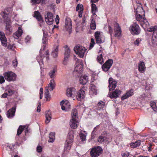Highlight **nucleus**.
I'll use <instances>...</instances> for the list:
<instances>
[{"instance_id": "nucleus-1", "label": "nucleus", "mask_w": 157, "mask_h": 157, "mask_svg": "<svg viewBox=\"0 0 157 157\" xmlns=\"http://www.w3.org/2000/svg\"><path fill=\"white\" fill-rule=\"evenodd\" d=\"M82 69H75L73 71V74L78 76H80L79 82L83 85L86 84L88 81V76L86 75H82Z\"/></svg>"}, {"instance_id": "nucleus-2", "label": "nucleus", "mask_w": 157, "mask_h": 157, "mask_svg": "<svg viewBox=\"0 0 157 157\" xmlns=\"http://www.w3.org/2000/svg\"><path fill=\"white\" fill-rule=\"evenodd\" d=\"M74 136L72 132L68 133L67 136V140L65 143L64 147V152L67 153L68 152L71 148L72 143L73 141Z\"/></svg>"}, {"instance_id": "nucleus-3", "label": "nucleus", "mask_w": 157, "mask_h": 157, "mask_svg": "<svg viewBox=\"0 0 157 157\" xmlns=\"http://www.w3.org/2000/svg\"><path fill=\"white\" fill-rule=\"evenodd\" d=\"M3 75L6 80L8 82H13L16 80L17 75L12 71L6 72Z\"/></svg>"}, {"instance_id": "nucleus-4", "label": "nucleus", "mask_w": 157, "mask_h": 157, "mask_svg": "<svg viewBox=\"0 0 157 157\" xmlns=\"http://www.w3.org/2000/svg\"><path fill=\"white\" fill-rule=\"evenodd\" d=\"M103 151L102 148L100 146L94 147L92 148L90 152L91 157H98L101 154Z\"/></svg>"}, {"instance_id": "nucleus-5", "label": "nucleus", "mask_w": 157, "mask_h": 157, "mask_svg": "<svg viewBox=\"0 0 157 157\" xmlns=\"http://www.w3.org/2000/svg\"><path fill=\"white\" fill-rule=\"evenodd\" d=\"M74 50L80 58H82L86 49L83 46L78 45L75 47Z\"/></svg>"}, {"instance_id": "nucleus-6", "label": "nucleus", "mask_w": 157, "mask_h": 157, "mask_svg": "<svg viewBox=\"0 0 157 157\" xmlns=\"http://www.w3.org/2000/svg\"><path fill=\"white\" fill-rule=\"evenodd\" d=\"M136 20L140 22L141 26L147 27L149 25V23L145 18L143 17L140 14H136Z\"/></svg>"}, {"instance_id": "nucleus-7", "label": "nucleus", "mask_w": 157, "mask_h": 157, "mask_svg": "<svg viewBox=\"0 0 157 157\" xmlns=\"http://www.w3.org/2000/svg\"><path fill=\"white\" fill-rule=\"evenodd\" d=\"M130 30L132 34L138 35L140 31L139 26L136 23H133L130 26Z\"/></svg>"}, {"instance_id": "nucleus-8", "label": "nucleus", "mask_w": 157, "mask_h": 157, "mask_svg": "<svg viewBox=\"0 0 157 157\" xmlns=\"http://www.w3.org/2000/svg\"><path fill=\"white\" fill-rule=\"evenodd\" d=\"M46 55L45 56H42L41 54L40 55L37 57V59L39 63V64L40 66H41L43 63V59H45L46 61H47L49 59L48 55L49 52L48 51L46 52Z\"/></svg>"}, {"instance_id": "nucleus-9", "label": "nucleus", "mask_w": 157, "mask_h": 157, "mask_svg": "<svg viewBox=\"0 0 157 157\" xmlns=\"http://www.w3.org/2000/svg\"><path fill=\"white\" fill-rule=\"evenodd\" d=\"M54 16L53 14L50 12H48L47 16H45V21L46 22L48 25H52L53 24L54 20Z\"/></svg>"}, {"instance_id": "nucleus-10", "label": "nucleus", "mask_w": 157, "mask_h": 157, "mask_svg": "<svg viewBox=\"0 0 157 157\" xmlns=\"http://www.w3.org/2000/svg\"><path fill=\"white\" fill-rule=\"evenodd\" d=\"M121 93V91L119 89H116L113 92H109L108 96L111 98H116L119 97Z\"/></svg>"}, {"instance_id": "nucleus-11", "label": "nucleus", "mask_w": 157, "mask_h": 157, "mask_svg": "<svg viewBox=\"0 0 157 157\" xmlns=\"http://www.w3.org/2000/svg\"><path fill=\"white\" fill-rule=\"evenodd\" d=\"M109 85L108 87L109 88V91L114 90L117 86V82L114 80L112 78H110L109 80Z\"/></svg>"}, {"instance_id": "nucleus-12", "label": "nucleus", "mask_w": 157, "mask_h": 157, "mask_svg": "<svg viewBox=\"0 0 157 157\" xmlns=\"http://www.w3.org/2000/svg\"><path fill=\"white\" fill-rule=\"evenodd\" d=\"M0 40L2 44L5 47L7 46V42L6 38L5 36L4 33L2 32H0Z\"/></svg>"}, {"instance_id": "nucleus-13", "label": "nucleus", "mask_w": 157, "mask_h": 157, "mask_svg": "<svg viewBox=\"0 0 157 157\" xmlns=\"http://www.w3.org/2000/svg\"><path fill=\"white\" fill-rule=\"evenodd\" d=\"M16 109V106L15 105L7 112L6 115L8 118H11L13 117L15 115Z\"/></svg>"}, {"instance_id": "nucleus-14", "label": "nucleus", "mask_w": 157, "mask_h": 157, "mask_svg": "<svg viewBox=\"0 0 157 157\" xmlns=\"http://www.w3.org/2000/svg\"><path fill=\"white\" fill-rule=\"evenodd\" d=\"M114 36L116 37H118L121 34V31L119 24L116 23L114 25Z\"/></svg>"}, {"instance_id": "nucleus-15", "label": "nucleus", "mask_w": 157, "mask_h": 157, "mask_svg": "<svg viewBox=\"0 0 157 157\" xmlns=\"http://www.w3.org/2000/svg\"><path fill=\"white\" fill-rule=\"evenodd\" d=\"M85 97V91L82 89L80 90L77 92L76 96L77 99L78 101H81Z\"/></svg>"}, {"instance_id": "nucleus-16", "label": "nucleus", "mask_w": 157, "mask_h": 157, "mask_svg": "<svg viewBox=\"0 0 157 157\" xmlns=\"http://www.w3.org/2000/svg\"><path fill=\"white\" fill-rule=\"evenodd\" d=\"M113 63L112 59H109L102 66V69H109Z\"/></svg>"}, {"instance_id": "nucleus-17", "label": "nucleus", "mask_w": 157, "mask_h": 157, "mask_svg": "<svg viewBox=\"0 0 157 157\" xmlns=\"http://www.w3.org/2000/svg\"><path fill=\"white\" fill-rule=\"evenodd\" d=\"M78 119H74L72 118L70 122V126L71 128L73 129L76 128L78 124L79 123L77 120Z\"/></svg>"}, {"instance_id": "nucleus-18", "label": "nucleus", "mask_w": 157, "mask_h": 157, "mask_svg": "<svg viewBox=\"0 0 157 157\" xmlns=\"http://www.w3.org/2000/svg\"><path fill=\"white\" fill-rule=\"evenodd\" d=\"M136 6L137 7H134V9L136 13V14L144 13V10L140 3L137 4Z\"/></svg>"}, {"instance_id": "nucleus-19", "label": "nucleus", "mask_w": 157, "mask_h": 157, "mask_svg": "<svg viewBox=\"0 0 157 157\" xmlns=\"http://www.w3.org/2000/svg\"><path fill=\"white\" fill-rule=\"evenodd\" d=\"M97 88L95 85L91 84L90 86V94L92 95H96L97 94Z\"/></svg>"}, {"instance_id": "nucleus-20", "label": "nucleus", "mask_w": 157, "mask_h": 157, "mask_svg": "<svg viewBox=\"0 0 157 157\" xmlns=\"http://www.w3.org/2000/svg\"><path fill=\"white\" fill-rule=\"evenodd\" d=\"M148 31L151 32H153V33L152 36L154 38H157V27L155 26V27H151L147 29Z\"/></svg>"}, {"instance_id": "nucleus-21", "label": "nucleus", "mask_w": 157, "mask_h": 157, "mask_svg": "<svg viewBox=\"0 0 157 157\" xmlns=\"http://www.w3.org/2000/svg\"><path fill=\"white\" fill-rule=\"evenodd\" d=\"M76 93V89L74 87L67 89V95L68 97H71L75 95Z\"/></svg>"}, {"instance_id": "nucleus-22", "label": "nucleus", "mask_w": 157, "mask_h": 157, "mask_svg": "<svg viewBox=\"0 0 157 157\" xmlns=\"http://www.w3.org/2000/svg\"><path fill=\"white\" fill-rule=\"evenodd\" d=\"M59 51V46H55L52 48V51L51 53L52 56L54 58H56L58 56Z\"/></svg>"}, {"instance_id": "nucleus-23", "label": "nucleus", "mask_w": 157, "mask_h": 157, "mask_svg": "<svg viewBox=\"0 0 157 157\" xmlns=\"http://www.w3.org/2000/svg\"><path fill=\"white\" fill-rule=\"evenodd\" d=\"M133 90L132 89H131V90L127 91L126 93V94L121 97V100L123 101L125 99L132 96L133 94Z\"/></svg>"}, {"instance_id": "nucleus-24", "label": "nucleus", "mask_w": 157, "mask_h": 157, "mask_svg": "<svg viewBox=\"0 0 157 157\" xmlns=\"http://www.w3.org/2000/svg\"><path fill=\"white\" fill-rule=\"evenodd\" d=\"M106 134H103L102 133L98 138L97 140L98 141L101 143L106 142L108 140L107 138L106 137Z\"/></svg>"}, {"instance_id": "nucleus-25", "label": "nucleus", "mask_w": 157, "mask_h": 157, "mask_svg": "<svg viewBox=\"0 0 157 157\" xmlns=\"http://www.w3.org/2000/svg\"><path fill=\"white\" fill-rule=\"evenodd\" d=\"M45 114L46 117L45 123L47 124H48L52 118L51 112L49 110L46 111Z\"/></svg>"}, {"instance_id": "nucleus-26", "label": "nucleus", "mask_w": 157, "mask_h": 157, "mask_svg": "<svg viewBox=\"0 0 157 157\" xmlns=\"http://www.w3.org/2000/svg\"><path fill=\"white\" fill-rule=\"evenodd\" d=\"M100 33L98 32H96L95 33V37L96 39V42L97 43L101 44L102 43V41L100 38Z\"/></svg>"}, {"instance_id": "nucleus-27", "label": "nucleus", "mask_w": 157, "mask_h": 157, "mask_svg": "<svg viewBox=\"0 0 157 157\" xmlns=\"http://www.w3.org/2000/svg\"><path fill=\"white\" fill-rule=\"evenodd\" d=\"M22 30L21 29H19L13 35V36L16 39H18L20 37L22 33Z\"/></svg>"}, {"instance_id": "nucleus-28", "label": "nucleus", "mask_w": 157, "mask_h": 157, "mask_svg": "<svg viewBox=\"0 0 157 157\" xmlns=\"http://www.w3.org/2000/svg\"><path fill=\"white\" fill-rule=\"evenodd\" d=\"M34 17L36 18L38 21H43V19L38 11H36L34 12Z\"/></svg>"}, {"instance_id": "nucleus-29", "label": "nucleus", "mask_w": 157, "mask_h": 157, "mask_svg": "<svg viewBox=\"0 0 157 157\" xmlns=\"http://www.w3.org/2000/svg\"><path fill=\"white\" fill-rule=\"evenodd\" d=\"M56 69H52L49 72L48 74L51 78H54L56 77Z\"/></svg>"}, {"instance_id": "nucleus-30", "label": "nucleus", "mask_w": 157, "mask_h": 157, "mask_svg": "<svg viewBox=\"0 0 157 157\" xmlns=\"http://www.w3.org/2000/svg\"><path fill=\"white\" fill-rule=\"evenodd\" d=\"M49 139L48 142L51 143L53 142L55 138V133L54 132H51L49 135Z\"/></svg>"}, {"instance_id": "nucleus-31", "label": "nucleus", "mask_w": 157, "mask_h": 157, "mask_svg": "<svg viewBox=\"0 0 157 157\" xmlns=\"http://www.w3.org/2000/svg\"><path fill=\"white\" fill-rule=\"evenodd\" d=\"M91 8L92 12L93 13V16H97L96 14L95 13L98 12V10L96 5L92 3L91 5Z\"/></svg>"}, {"instance_id": "nucleus-32", "label": "nucleus", "mask_w": 157, "mask_h": 157, "mask_svg": "<svg viewBox=\"0 0 157 157\" xmlns=\"http://www.w3.org/2000/svg\"><path fill=\"white\" fill-rule=\"evenodd\" d=\"M1 14L4 19L5 21L8 22L10 21L9 19L8 18V13H7L6 12H3L1 13Z\"/></svg>"}, {"instance_id": "nucleus-33", "label": "nucleus", "mask_w": 157, "mask_h": 157, "mask_svg": "<svg viewBox=\"0 0 157 157\" xmlns=\"http://www.w3.org/2000/svg\"><path fill=\"white\" fill-rule=\"evenodd\" d=\"M44 94L46 100L47 101H49L51 98V95L50 94L49 90L48 89H46V88Z\"/></svg>"}, {"instance_id": "nucleus-34", "label": "nucleus", "mask_w": 157, "mask_h": 157, "mask_svg": "<svg viewBox=\"0 0 157 157\" xmlns=\"http://www.w3.org/2000/svg\"><path fill=\"white\" fill-rule=\"evenodd\" d=\"M140 140H138L135 143H132L130 144V146L131 147H136L140 145L141 144Z\"/></svg>"}, {"instance_id": "nucleus-35", "label": "nucleus", "mask_w": 157, "mask_h": 157, "mask_svg": "<svg viewBox=\"0 0 157 157\" xmlns=\"http://www.w3.org/2000/svg\"><path fill=\"white\" fill-rule=\"evenodd\" d=\"M64 47L66 48L65 50L64 57H67L68 58L70 56V49L69 48H67V46H65Z\"/></svg>"}, {"instance_id": "nucleus-36", "label": "nucleus", "mask_w": 157, "mask_h": 157, "mask_svg": "<svg viewBox=\"0 0 157 157\" xmlns=\"http://www.w3.org/2000/svg\"><path fill=\"white\" fill-rule=\"evenodd\" d=\"M25 128V126L20 125L17 130V135L19 136L21 134Z\"/></svg>"}, {"instance_id": "nucleus-37", "label": "nucleus", "mask_w": 157, "mask_h": 157, "mask_svg": "<svg viewBox=\"0 0 157 157\" xmlns=\"http://www.w3.org/2000/svg\"><path fill=\"white\" fill-rule=\"evenodd\" d=\"M77 110L76 109H74L72 111V117L74 119H78L77 117Z\"/></svg>"}, {"instance_id": "nucleus-38", "label": "nucleus", "mask_w": 157, "mask_h": 157, "mask_svg": "<svg viewBox=\"0 0 157 157\" xmlns=\"http://www.w3.org/2000/svg\"><path fill=\"white\" fill-rule=\"evenodd\" d=\"M105 105V103L103 101L99 102L98 104V107L97 108V110H99L103 108Z\"/></svg>"}, {"instance_id": "nucleus-39", "label": "nucleus", "mask_w": 157, "mask_h": 157, "mask_svg": "<svg viewBox=\"0 0 157 157\" xmlns=\"http://www.w3.org/2000/svg\"><path fill=\"white\" fill-rule=\"evenodd\" d=\"M50 87L51 90H52L54 89L55 86V82L54 79L51 80L49 85Z\"/></svg>"}, {"instance_id": "nucleus-40", "label": "nucleus", "mask_w": 157, "mask_h": 157, "mask_svg": "<svg viewBox=\"0 0 157 157\" xmlns=\"http://www.w3.org/2000/svg\"><path fill=\"white\" fill-rule=\"evenodd\" d=\"M90 28L91 29L93 30H94L96 29V24L95 21L93 19H92L91 20L90 24Z\"/></svg>"}, {"instance_id": "nucleus-41", "label": "nucleus", "mask_w": 157, "mask_h": 157, "mask_svg": "<svg viewBox=\"0 0 157 157\" xmlns=\"http://www.w3.org/2000/svg\"><path fill=\"white\" fill-rule=\"evenodd\" d=\"M145 65L144 62L140 61L138 64V69H145Z\"/></svg>"}, {"instance_id": "nucleus-42", "label": "nucleus", "mask_w": 157, "mask_h": 157, "mask_svg": "<svg viewBox=\"0 0 157 157\" xmlns=\"http://www.w3.org/2000/svg\"><path fill=\"white\" fill-rule=\"evenodd\" d=\"M150 105L154 111H157V107L155 102L151 101L150 103Z\"/></svg>"}, {"instance_id": "nucleus-43", "label": "nucleus", "mask_w": 157, "mask_h": 157, "mask_svg": "<svg viewBox=\"0 0 157 157\" xmlns=\"http://www.w3.org/2000/svg\"><path fill=\"white\" fill-rule=\"evenodd\" d=\"M8 95L10 96L14 94L15 91L14 90L12 89V88L10 87L8 89Z\"/></svg>"}, {"instance_id": "nucleus-44", "label": "nucleus", "mask_w": 157, "mask_h": 157, "mask_svg": "<svg viewBox=\"0 0 157 157\" xmlns=\"http://www.w3.org/2000/svg\"><path fill=\"white\" fill-rule=\"evenodd\" d=\"M11 26L10 24H7L6 26V29L7 32L9 34L12 32V30L10 29Z\"/></svg>"}, {"instance_id": "nucleus-45", "label": "nucleus", "mask_w": 157, "mask_h": 157, "mask_svg": "<svg viewBox=\"0 0 157 157\" xmlns=\"http://www.w3.org/2000/svg\"><path fill=\"white\" fill-rule=\"evenodd\" d=\"M97 59L98 62L100 63V64H102L103 62L102 59V54H100L99 56L97 57Z\"/></svg>"}, {"instance_id": "nucleus-46", "label": "nucleus", "mask_w": 157, "mask_h": 157, "mask_svg": "<svg viewBox=\"0 0 157 157\" xmlns=\"http://www.w3.org/2000/svg\"><path fill=\"white\" fill-rule=\"evenodd\" d=\"M43 36L42 39V42L43 44H45L47 42V40L46 39V37L47 36L46 34L45 33L44 30H43Z\"/></svg>"}, {"instance_id": "nucleus-47", "label": "nucleus", "mask_w": 157, "mask_h": 157, "mask_svg": "<svg viewBox=\"0 0 157 157\" xmlns=\"http://www.w3.org/2000/svg\"><path fill=\"white\" fill-rule=\"evenodd\" d=\"M151 42L153 46H155L157 44V38L152 37Z\"/></svg>"}, {"instance_id": "nucleus-48", "label": "nucleus", "mask_w": 157, "mask_h": 157, "mask_svg": "<svg viewBox=\"0 0 157 157\" xmlns=\"http://www.w3.org/2000/svg\"><path fill=\"white\" fill-rule=\"evenodd\" d=\"M76 10L77 11L78 10H80V11L83 10V5L81 4H78L77 6Z\"/></svg>"}, {"instance_id": "nucleus-49", "label": "nucleus", "mask_w": 157, "mask_h": 157, "mask_svg": "<svg viewBox=\"0 0 157 157\" xmlns=\"http://www.w3.org/2000/svg\"><path fill=\"white\" fill-rule=\"evenodd\" d=\"M79 136L82 140V141H83L86 140V136L84 134L81 133L79 134Z\"/></svg>"}, {"instance_id": "nucleus-50", "label": "nucleus", "mask_w": 157, "mask_h": 157, "mask_svg": "<svg viewBox=\"0 0 157 157\" xmlns=\"http://www.w3.org/2000/svg\"><path fill=\"white\" fill-rule=\"evenodd\" d=\"M71 108V105H70V103H68L67 105H64V106H62V109L63 110H65V109H69Z\"/></svg>"}, {"instance_id": "nucleus-51", "label": "nucleus", "mask_w": 157, "mask_h": 157, "mask_svg": "<svg viewBox=\"0 0 157 157\" xmlns=\"http://www.w3.org/2000/svg\"><path fill=\"white\" fill-rule=\"evenodd\" d=\"M141 40V39L140 38L137 39L134 41V44L135 45L138 46L139 44H140Z\"/></svg>"}, {"instance_id": "nucleus-52", "label": "nucleus", "mask_w": 157, "mask_h": 157, "mask_svg": "<svg viewBox=\"0 0 157 157\" xmlns=\"http://www.w3.org/2000/svg\"><path fill=\"white\" fill-rule=\"evenodd\" d=\"M75 69H82L83 68V67L82 65L79 63H77L75 64Z\"/></svg>"}, {"instance_id": "nucleus-53", "label": "nucleus", "mask_w": 157, "mask_h": 157, "mask_svg": "<svg viewBox=\"0 0 157 157\" xmlns=\"http://www.w3.org/2000/svg\"><path fill=\"white\" fill-rule=\"evenodd\" d=\"M69 102L67 100H63L60 103V104L61 106H64V105H67L68 103H69Z\"/></svg>"}, {"instance_id": "nucleus-54", "label": "nucleus", "mask_w": 157, "mask_h": 157, "mask_svg": "<svg viewBox=\"0 0 157 157\" xmlns=\"http://www.w3.org/2000/svg\"><path fill=\"white\" fill-rule=\"evenodd\" d=\"M94 44L95 42L94 39L93 38H91V42L89 47L90 49H91L94 47Z\"/></svg>"}, {"instance_id": "nucleus-55", "label": "nucleus", "mask_w": 157, "mask_h": 157, "mask_svg": "<svg viewBox=\"0 0 157 157\" xmlns=\"http://www.w3.org/2000/svg\"><path fill=\"white\" fill-rule=\"evenodd\" d=\"M66 21L65 22V26L66 28H68L69 29H70L71 28V23L70 22H69L68 23Z\"/></svg>"}, {"instance_id": "nucleus-56", "label": "nucleus", "mask_w": 157, "mask_h": 157, "mask_svg": "<svg viewBox=\"0 0 157 157\" xmlns=\"http://www.w3.org/2000/svg\"><path fill=\"white\" fill-rule=\"evenodd\" d=\"M68 61V58L67 57H64V59L63 62V64L65 65H66Z\"/></svg>"}, {"instance_id": "nucleus-57", "label": "nucleus", "mask_w": 157, "mask_h": 157, "mask_svg": "<svg viewBox=\"0 0 157 157\" xmlns=\"http://www.w3.org/2000/svg\"><path fill=\"white\" fill-rule=\"evenodd\" d=\"M5 78L4 76L0 75V83L2 84L5 82Z\"/></svg>"}, {"instance_id": "nucleus-58", "label": "nucleus", "mask_w": 157, "mask_h": 157, "mask_svg": "<svg viewBox=\"0 0 157 157\" xmlns=\"http://www.w3.org/2000/svg\"><path fill=\"white\" fill-rule=\"evenodd\" d=\"M13 65L14 66V67H15L17 66V60L16 59L13 60L12 63Z\"/></svg>"}, {"instance_id": "nucleus-59", "label": "nucleus", "mask_w": 157, "mask_h": 157, "mask_svg": "<svg viewBox=\"0 0 157 157\" xmlns=\"http://www.w3.org/2000/svg\"><path fill=\"white\" fill-rule=\"evenodd\" d=\"M109 31L111 36H112V34L113 33V29L110 26H108Z\"/></svg>"}, {"instance_id": "nucleus-60", "label": "nucleus", "mask_w": 157, "mask_h": 157, "mask_svg": "<svg viewBox=\"0 0 157 157\" xmlns=\"http://www.w3.org/2000/svg\"><path fill=\"white\" fill-rule=\"evenodd\" d=\"M40 0H31L32 2L35 4L40 3Z\"/></svg>"}, {"instance_id": "nucleus-61", "label": "nucleus", "mask_w": 157, "mask_h": 157, "mask_svg": "<svg viewBox=\"0 0 157 157\" xmlns=\"http://www.w3.org/2000/svg\"><path fill=\"white\" fill-rule=\"evenodd\" d=\"M122 155V157H128L129 156V154L128 152H123Z\"/></svg>"}, {"instance_id": "nucleus-62", "label": "nucleus", "mask_w": 157, "mask_h": 157, "mask_svg": "<svg viewBox=\"0 0 157 157\" xmlns=\"http://www.w3.org/2000/svg\"><path fill=\"white\" fill-rule=\"evenodd\" d=\"M59 16L58 15H57L56 16V24H58L59 23Z\"/></svg>"}, {"instance_id": "nucleus-63", "label": "nucleus", "mask_w": 157, "mask_h": 157, "mask_svg": "<svg viewBox=\"0 0 157 157\" xmlns=\"http://www.w3.org/2000/svg\"><path fill=\"white\" fill-rule=\"evenodd\" d=\"M42 148L41 146H38L37 147V151L38 152H41L42 151Z\"/></svg>"}, {"instance_id": "nucleus-64", "label": "nucleus", "mask_w": 157, "mask_h": 157, "mask_svg": "<svg viewBox=\"0 0 157 157\" xmlns=\"http://www.w3.org/2000/svg\"><path fill=\"white\" fill-rule=\"evenodd\" d=\"M8 95V94L7 93H4L2 95L1 98H6L7 97Z\"/></svg>"}]
</instances>
